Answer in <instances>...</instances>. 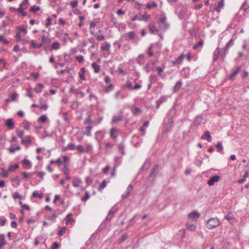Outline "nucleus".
I'll list each match as a JSON object with an SVG mask.
<instances>
[{
	"instance_id": "obj_36",
	"label": "nucleus",
	"mask_w": 249,
	"mask_h": 249,
	"mask_svg": "<svg viewBox=\"0 0 249 249\" xmlns=\"http://www.w3.org/2000/svg\"><path fill=\"white\" fill-rule=\"evenodd\" d=\"M108 222L104 220L99 226L98 230L99 231L103 230L107 225Z\"/></svg>"
},
{
	"instance_id": "obj_28",
	"label": "nucleus",
	"mask_w": 249,
	"mask_h": 249,
	"mask_svg": "<svg viewBox=\"0 0 249 249\" xmlns=\"http://www.w3.org/2000/svg\"><path fill=\"white\" fill-rule=\"evenodd\" d=\"M21 174L23 176V178L26 179L27 178H32L35 174V172L26 173L25 172H22Z\"/></svg>"
},
{
	"instance_id": "obj_17",
	"label": "nucleus",
	"mask_w": 249,
	"mask_h": 249,
	"mask_svg": "<svg viewBox=\"0 0 249 249\" xmlns=\"http://www.w3.org/2000/svg\"><path fill=\"white\" fill-rule=\"evenodd\" d=\"M241 71L240 67H238L235 70H234L232 73L230 75L229 79L231 80H233L235 76Z\"/></svg>"
},
{
	"instance_id": "obj_63",
	"label": "nucleus",
	"mask_w": 249,
	"mask_h": 249,
	"mask_svg": "<svg viewBox=\"0 0 249 249\" xmlns=\"http://www.w3.org/2000/svg\"><path fill=\"white\" fill-rule=\"evenodd\" d=\"M113 86L112 84H110L107 87H106L105 90L106 92H109L113 90Z\"/></svg>"
},
{
	"instance_id": "obj_13",
	"label": "nucleus",
	"mask_w": 249,
	"mask_h": 249,
	"mask_svg": "<svg viewBox=\"0 0 249 249\" xmlns=\"http://www.w3.org/2000/svg\"><path fill=\"white\" fill-rule=\"evenodd\" d=\"M203 120V118L201 116H197L195 118V120L192 124V125L194 126H198L200 123H201L202 121Z\"/></svg>"
},
{
	"instance_id": "obj_60",
	"label": "nucleus",
	"mask_w": 249,
	"mask_h": 249,
	"mask_svg": "<svg viewBox=\"0 0 249 249\" xmlns=\"http://www.w3.org/2000/svg\"><path fill=\"white\" fill-rule=\"evenodd\" d=\"M90 197V194L89 193L88 191H86L85 192V197L82 198V200L83 201H86Z\"/></svg>"
},
{
	"instance_id": "obj_31",
	"label": "nucleus",
	"mask_w": 249,
	"mask_h": 249,
	"mask_svg": "<svg viewBox=\"0 0 249 249\" xmlns=\"http://www.w3.org/2000/svg\"><path fill=\"white\" fill-rule=\"evenodd\" d=\"M60 48V44L58 41H55L52 44L51 49L57 50Z\"/></svg>"
},
{
	"instance_id": "obj_21",
	"label": "nucleus",
	"mask_w": 249,
	"mask_h": 249,
	"mask_svg": "<svg viewBox=\"0 0 249 249\" xmlns=\"http://www.w3.org/2000/svg\"><path fill=\"white\" fill-rule=\"evenodd\" d=\"M233 45V40L231 39L226 44L225 50H224V54H226L228 51V49L230 47H231Z\"/></svg>"
},
{
	"instance_id": "obj_53",
	"label": "nucleus",
	"mask_w": 249,
	"mask_h": 249,
	"mask_svg": "<svg viewBox=\"0 0 249 249\" xmlns=\"http://www.w3.org/2000/svg\"><path fill=\"white\" fill-rule=\"evenodd\" d=\"M57 215L55 213H53L52 215L49 216L47 219L49 220H52L53 222L55 221V218L57 217Z\"/></svg>"
},
{
	"instance_id": "obj_30",
	"label": "nucleus",
	"mask_w": 249,
	"mask_h": 249,
	"mask_svg": "<svg viewBox=\"0 0 249 249\" xmlns=\"http://www.w3.org/2000/svg\"><path fill=\"white\" fill-rule=\"evenodd\" d=\"M117 133V130L116 128H112L110 131V137L112 139H116L117 137V135L116 133Z\"/></svg>"
},
{
	"instance_id": "obj_37",
	"label": "nucleus",
	"mask_w": 249,
	"mask_h": 249,
	"mask_svg": "<svg viewBox=\"0 0 249 249\" xmlns=\"http://www.w3.org/2000/svg\"><path fill=\"white\" fill-rule=\"evenodd\" d=\"M118 149L119 151L122 153L123 155L125 154L124 145L123 143H121L118 145Z\"/></svg>"
},
{
	"instance_id": "obj_57",
	"label": "nucleus",
	"mask_w": 249,
	"mask_h": 249,
	"mask_svg": "<svg viewBox=\"0 0 249 249\" xmlns=\"http://www.w3.org/2000/svg\"><path fill=\"white\" fill-rule=\"evenodd\" d=\"M216 147L218 149V151H221L223 149V147L221 142H217Z\"/></svg>"
},
{
	"instance_id": "obj_8",
	"label": "nucleus",
	"mask_w": 249,
	"mask_h": 249,
	"mask_svg": "<svg viewBox=\"0 0 249 249\" xmlns=\"http://www.w3.org/2000/svg\"><path fill=\"white\" fill-rule=\"evenodd\" d=\"M190 69L188 67L184 68L180 71V74L183 77L187 78L190 75Z\"/></svg>"
},
{
	"instance_id": "obj_1",
	"label": "nucleus",
	"mask_w": 249,
	"mask_h": 249,
	"mask_svg": "<svg viewBox=\"0 0 249 249\" xmlns=\"http://www.w3.org/2000/svg\"><path fill=\"white\" fill-rule=\"evenodd\" d=\"M120 40L126 41L132 40L133 43L137 44L140 38L134 31H130L123 34L120 37Z\"/></svg>"
},
{
	"instance_id": "obj_62",
	"label": "nucleus",
	"mask_w": 249,
	"mask_h": 249,
	"mask_svg": "<svg viewBox=\"0 0 249 249\" xmlns=\"http://www.w3.org/2000/svg\"><path fill=\"white\" fill-rule=\"evenodd\" d=\"M17 29L19 32H23L25 34H26L27 32V29L24 27H23L22 26H18Z\"/></svg>"
},
{
	"instance_id": "obj_43",
	"label": "nucleus",
	"mask_w": 249,
	"mask_h": 249,
	"mask_svg": "<svg viewBox=\"0 0 249 249\" xmlns=\"http://www.w3.org/2000/svg\"><path fill=\"white\" fill-rule=\"evenodd\" d=\"M144 58V55L143 54H140L137 59V63L140 64H142V60Z\"/></svg>"
},
{
	"instance_id": "obj_29",
	"label": "nucleus",
	"mask_w": 249,
	"mask_h": 249,
	"mask_svg": "<svg viewBox=\"0 0 249 249\" xmlns=\"http://www.w3.org/2000/svg\"><path fill=\"white\" fill-rule=\"evenodd\" d=\"M89 41L92 44V45L90 46L89 48V50L91 49L94 48L95 47L98 48V43H96L94 41V39L93 37H90L88 39Z\"/></svg>"
},
{
	"instance_id": "obj_44",
	"label": "nucleus",
	"mask_w": 249,
	"mask_h": 249,
	"mask_svg": "<svg viewBox=\"0 0 249 249\" xmlns=\"http://www.w3.org/2000/svg\"><path fill=\"white\" fill-rule=\"evenodd\" d=\"M21 149L19 146H17L16 147H10L8 149L10 153H14L16 150H19Z\"/></svg>"
},
{
	"instance_id": "obj_49",
	"label": "nucleus",
	"mask_w": 249,
	"mask_h": 249,
	"mask_svg": "<svg viewBox=\"0 0 249 249\" xmlns=\"http://www.w3.org/2000/svg\"><path fill=\"white\" fill-rule=\"evenodd\" d=\"M149 80L151 83H155L158 80V77L156 75H151L149 77Z\"/></svg>"
},
{
	"instance_id": "obj_27",
	"label": "nucleus",
	"mask_w": 249,
	"mask_h": 249,
	"mask_svg": "<svg viewBox=\"0 0 249 249\" xmlns=\"http://www.w3.org/2000/svg\"><path fill=\"white\" fill-rule=\"evenodd\" d=\"M75 144L73 143H70L68 145L63 148V151H66V150H73L75 148Z\"/></svg>"
},
{
	"instance_id": "obj_2",
	"label": "nucleus",
	"mask_w": 249,
	"mask_h": 249,
	"mask_svg": "<svg viewBox=\"0 0 249 249\" xmlns=\"http://www.w3.org/2000/svg\"><path fill=\"white\" fill-rule=\"evenodd\" d=\"M220 225V221L218 218L213 217L207 221V227L208 229H213Z\"/></svg>"
},
{
	"instance_id": "obj_35",
	"label": "nucleus",
	"mask_w": 249,
	"mask_h": 249,
	"mask_svg": "<svg viewBox=\"0 0 249 249\" xmlns=\"http://www.w3.org/2000/svg\"><path fill=\"white\" fill-rule=\"evenodd\" d=\"M108 222L104 220L99 226L98 230L99 231L103 230L107 225Z\"/></svg>"
},
{
	"instance_id": "obj_7",
	"label": "nucleus",
	"mask_w": 249,
	"mask_h": 249,
	"mask_svg": "<svg viewBox=\"0 0 249 249\" xmlns=\"http://www.w3.org/2000/svg\"><path fill=\"white\" fill-rule=\"evenodd\" d=\"M70 92L75 94L77 96H80L81 97H83L85 95L84 93L79 90L78 89H75L73 86L71 87L70 89Z\"/></svg>"
},
{
	"instance_id": "obj_26",
	"label": "nucleus",
	"mask_w": 249,
	"mask_h": 249,
	"mask_svg": "<svg viewBox=\"0 0 249 249\" xmlns=\"http://www.w3.org/2000/svg\"><path fill=\"white\" fill-rule=\"evenodd\" d=\"M91 67L94 70L95 73H98L100 71V66L96 64L95 62H93L91 64Z\"/></svg>"
},
{
	"instance_id": "obj_5",
	"label": "nucleus",
	"mask_w": 249,
	"mask_h": 249,
	"mask_svg": "<svg viewBox=\"0 0 249 249\" xmlns=\"http://www.w3.org/2000/svg\"><path fill=\"white\" fill-rule=\"evenodd\" d=\"M148 29L149 32L153 34H158L159 30L157 28L155 24L153 23H151L148 25Z\"/></svg>"
},
{
	"instance_id": "obj_10",
	"label": "nucleus",
	"mask_w": 249,
	"mask_h": 249,
	"mask_svg": "<svg viewBox=\"0 0 249 249\" xmlns=\"http://www.w3.org/2000/svg\"><path fill=\"white\" fill-rule=\"evenodd\" d=\"M104 134L102 131H97L95 134V139L100 142L104 138Z\"/></svg>"
},
{
	"instance_id": "obj_51",
	"label": "nucleus",
	"mask_w": 249,
	"mask_h": 249,
	"mask_svg": "<svg viewBox=\"0 0 249 249\" xmlns=\"http://www.w3.org/2000/svg\"><path fill=\"white\" fill-rule=\"evenodd\" d=\"M122 120V118L121 116H114L112 122L113 123H118Z\"/></svg>"
},
{
	"instance_id": "obj_58",
	"label": "nucleus",
	"mask_w": 249,
	"mask_h": 249,
	"mask_svg": "<svg viewBox=\"0 0 249 249\" xmlns=\"http://www.w3.org/2000/svg\"><path fill=\"white\" fill-rule=\"evenodd\" d=\"M187 229L190 231H194L196 230V226L194 224H188Z\"/></svg>"
},
{
	"instance_id": "obj_54",
	"label": "nucleus",
	"mask_w": 249,
	"mask_h": 249,
	"mask_svg": "<svg viewBox=\"0 0 249 249\" xmlns=\"http://www.w3.org/2000/svg\"><path fill=\"white\" fill-rule=\"evenodd\" d=\"M36 176L40 178L41 180L44 179V177L45 175L44 172H37L36 173Z\"/></svg>"
},
{
	"instance_id": "obj_47",
	"label": "nucleus",
	"mask_w": 249,
	"mask_h": 249,
	"mask_svg": "<svg viewBox=\"0 0 249 249\" xmlns=\"http://www.w3.org/2000/svg\"><path fill=\"white\" fill-rule=\"evenodd\" d=\"M157 71L158 72V75L160 76L161 78H163L164 76L161 74V73L163 71V69L161 67H158L157 68Z\"/></svg>"
},
{
	"instance_id": "obj_12",
	"label": "nucleus",
	"mask_w": 249,
	"mask_h": 249,
	"mask_svg": "<svg viewBox=\"0 0 249 249\" xmlns=\"http://www.w3.org/2000/svg\"><path fill=\"white\" fill-rule=\"evenodd\" d=\"M82 183L83 182L80 178L78 177H75L74 178L73 181H72V185L74 187H78L80 186Z\"/></svg>"
},
{
	"instance_id": "obj_18",
	"label": "nucleus",
	"mask_w": 249,
	"mask_h": 249,
	"mask_svg": "<svg viewBox=\"0 0 249 249\" xmlns=\"http://www.w3.org/2000/svg\"><path fill=\"white\" fill-rule=\"evenodd\" d=\"M6 125L9 129H12L14 128L15 124L12 119H8L6 120Z\"/></svg>"
},
{
	"instance_id": "obj_16",
	"label": "nucleus",
	"mask_w": 249,
	"mask_h": 249,
	"mask_svg": "<svg viewBox=\"0 0 249 249\" xmlns=\"http://www.w3.org/2000/svg\"><path fill=\"white\" fill-rule=\"evenodd\" d=\"M22 163L23 164V165L25 166V167L26 168V169H30L32 167V163L31 162L26 159H24L22 160Z\"/></svg>"
},
{
	"instance_id": "obj_34",
	"label": "nucleus",
	"mask_w": 249,
	"mask_h": 249,
	"mask_svg": "<svg viewBox=\"0 0 249 249\" xmlns=\"http://www.w3.org/2000/svg\"><path fill=\"white\" fill-rule=\"evenodd\" d=\"M108 222L104 220L99 226L98 230L99 231L103 230L107 225Z\"/></svg>"
},
{
	"instance_id": "obj_56",
	"label": "nucleus",
	"mask_w": 249,
	"mask_h": 249,
	"mask_svg": "<svg viewBox=\"0 0 249 249\" xmlns=\"http://www.w3.org/2000/svg\"><path fill=\"white\" fill-rule=\"evenodd\" d=\"M166 100H167L166 96H162L157 101L161 104L163 102H165L166 101Z\"/></svg>"
},
{
	"instance_id": "obj_61",
	"label": "nucleus",
	"mask_w": 249,
	"mask_h": 249,
	"mask_svg": "<svg viewBox=\"0 0 249 249\" xmlns=\"http://www.w3.org/2000/svg\"><path fill=\"white\" fill-rule=\"evenodd\" d=\"M75 59L80 63H83L84 61V57L82 55H78L76 56Z\"/></svg>"
},
{
	"instance_id": "obj_15",
	"label": "nucleus",
	"mask_w": 249,
	"mask_h": 249,
	"mask_svg": "<svg viewBox=\"0 0 249 249\" xmlns=\"http://www.w3.org/2000/svg\"><path fill=\"white\" fill-rule=\"evenodd\" d=\"M201 139L203 140L206 139L209 142H210L212 139V137L209 131H206L204 132V134L202 135Z\"/></svg>"
},
{
	"instance_id": "obj_42",
	"label": "nucleus",
	"mask_w": 249,
	"mask_h": 249,
	"mask_svg": "<svg viewBox=\"0 0 249 249\" xmlns=\"http://www.w3.org/2000/svg\"><path fill=\"white\" fill-rule=\"evenodd\" d=\"M18 167H19L18 164H15L14 165H11L9 167L8 170L10 171L14 172L16 170H17L18 168Z\"/></svg>"
},
{
	"instance_id": "obj_6",
	"label": "nucleus",
	"mask_w": 249,
	"mask_h": 249,
	"mask_svg": "<svg viewBox=\"0 0 249 249\" xmlns=\"http://www.w3.org/2000/svg\"><path fill=\"white\" fill-rule=\"evenodd\" d=\"M27 7H23V3H20L19 7L17 8V11L18 12L19 15H21L23 17H25L27 15V12L24 11L25 9H27Z\"/></svg>"
},
{
	"instance_id": "obj_23",
	"label": "nucleus",
	"mask_w": 249,
	"mask_h": 249,
	"mask_svg": "<svg viewBox=\"0 0 249 249\" xmlns=\"http://www.w3.org/2000/svg\"><path fill=\"white\" fill-rule=\"evenodd\" d=\"M110 47V44L107 42H105L104 44H102L101 46V49L103 51H108Z\"/></svg>"
},
{
	"instance_id": "obj_14",
	"label": "nucleus",
	"mask_w": 249,
	"mask_h": 249,
	"mask_svg": "<svg viewBox=\"0 0 249 249\" xmlns=\"http://www.w3.org/2000/svg\"><path fill=\"white\" fill-rule=\"evenodd\" d=\"M185 57V55L183 53H181L180 55L178 57L175 61L172 62L173 64H181L182 62L183 58Z\"/></svg>"
},
{
	"instance_id": "obj_25",
	"label": "nucleus",
	"mask_w": 249,
	"mask_h": 249,
	"mask_svg": "<svg viewBox=\"0 0 249 249\" xmlns=\"http://www.w3.org/2000/svg\"><path fill=\"white\" fill-rule=\"evenodd\" d=\"M219 53L220 49L219 48H217L213 53V60L214 62L216 61L217 60Z\"/></svg>"
},
{
	"instance_id": "obj_22",
	"label": "nucleus",
	"mask_w": 249,
	"mask_h": 249,
	"mask_svg": "<svg viewBox=\"0 0 249 249\" xmlns=\"http://www.w3.org/2000/svg\"><path fill=\"white\" fill-rule=\"evenodd\" d=\"M32 136H28L26 137L25 139H22L21 140V143L23 144L28 145L31 143L32 142Z\"/></svg>"
},
{
	"instance_id": "obj_40",
	"label": "nucleus",
	"mask_w": 249,
	"mask_h": 249,
	"mask_svg": "<svg viewBox=\"0 0 249 249\" xmlns=\"http://www.w3.org/2000/svg\"><path fill=\"white\" fill-rule=\"evenodd\" d=\"M31 45L34 49L40 48L42 46V44L40 43L37 44L36 43L34 40H32Z\"/></svg>"
},
{
	"instance_id": "obj_3",
	"label": "nucleus",
	"mask_w": 249,
	"mask_h": 249,
	"mask_svg": "<svg viewBox=\"0 0 249 249\" xmlns=\"http://www.w3.org/2000/svg\"><path fill=\"white\" fill-rule=\"evenodd\" d=\"M159 172V165H157L154 167L149 176V179L153 180L155 179Z\"/></svg>"
},
{
	"instance_id": "obj_64",
	"label": "nucleus",
	"mask_w": 249,
	"mask_h": 249,
	"mask_svg": "<svg viewBox=\"0 0 249 249\" xmlns=\"http://www.w3.org/2000/svg\"><path fill=\"white\" fill-rule=\"evenodd\" d=\"M60 247V245L57 242H54L51 247L52 249H58Z\"/></svg>"
},
{
	"instance_id": "obj_19",
	"label": "nucleus",
	"mask_w": 249,
	"mask_h": 249,
	"mask_svg": "<svg viewBox=\"0 0 249 249\" xmlns=\"http://www.w3.org/2000/svg\"><path fill=\"white\" fill-rule=\"evenodd\" d=\"M150 161L149 160H146L141 168L140 171H142L143 170H147L150 167Z\"/></svg>"
},
{
	"instance_id": "obj_24",
	"label": "nucleus",
	"mask_w": 249,
	"mask_h": 249,
	"mask_svg": "<svg viewBox=\"0 0 249 249\" xmlns=\"http://www.w3.org/2000/svg\"><path fill=\"white\" fill-rule=\"evenodd\" d=\"M200 216V214L196 211H194L189 213L188 217L190 218H198Z\"/></svg>"
},
{
	"instance_id": "obj_48",
	"label": "nucleus",
	"mask_w": 249,
	"mask_h": 249,
	"mask_svg": "<svg viewBox=\"0 0 249 249\" xmlns=\"http://www.w3.org/2000/svg\"><path fill=\"white\" fill-rule=\"evenodd\" d=\"M146 7L148 9H151L152 7H157V4L155 1H152L151 4L150 3H147L146 5Z\"/></svg>"
},
{
	"instance_id": "obj_32",
	"label": "nucleus",
	"mask_w": 249,
	"mask_h": 249,
	"mask_svg": "<svg viewBox=\"0 0 249 249\" xmlns=\"http://www.w3.org/2000/svg\"><path fill=\"white\" fill-rule=\"evenodd\" d=\"M90 33L91 34L94 35V36L97 38L98 40L101 41L104 40L105 38V36L104 35H98L97 34H94L93 32L90 31Z\"/></svg>"
},
{
	"instance_id": "obj_33",
	"label": "nucleus",
	"mask_w": 249,
	"mask_h": 249,
	"mask_svg": "<svg viewBox=\"0 0 249 249\" xmlns=\"http://www.w3.org/2000/svg\"><path fill=\"white\" fill-rule=\"evenodd\" d=\"M154 64V63H147L144 68L145 70L147 72L153 70V66Z\"/></svg>"
},
{
	"instance_id": "obj_11",
	"label": "nucleus",
	"mask_w": 249,
	"mask_h": 249,
	"mask_svg": "<svg viewBox=\"0 0 249 249\" xmlns=\"http://www.w3.org/2000/svg\"><path fill=\"white\" fill-rule=\"evenodd\" d=\"M51 42V39L48 36L45 35H43L41 36V41L40 43L42 44V46L43 45H48Z\"/></svg>"
},
{
	"instance_id": "obj_9",
	"label": "nucleus",
	"mask_w": 249,
	"mask_h": 249,
	"mask_svg": "<svg viewBox=\"0 0 249 249\" xmlns=\"http://www.w3.org/2000/svg\"><path fill=\"white\" fill-rule=\"evenodd\" d=\"M182 85V82L181 80H179L178 81L176 82L175 86L173 87V92H178L180 89L181 88Z\"/></svg>"
},
{
	"instance_id": "obj_39",
	"label": "nucleus",
	"mask_w": 249,
	"mask_h": 249,
	"mask_svg": "<svg viewBox=\"0 0 249 249\" xmlns=\"http://www.w3.org/2000/svg\"><path fill=\"white\" fill-rule=\"evenodd\" d=\"M43 193H38L36 191L33 192L32 196L34 197H38L40 199L42 198Z\"/></svg>"
},
{
	"instance_id": "obj_55",
	"label": "nucleus",
	"mask_w": 249,
	"mask_h": 249,
	"mask_svg": "<svg viewBox=\"0 0 249 249\" xmlns=\"http://www.w3.org/2000/svg\"><path fill=\"white\" fill-rule=\"evenodd\" d=\"M119 165V164L118 163H115L113 166V170L111 172V175L112 177H114L116 174V170L117 167Z\"/></svg>"
},
{
	"instance_id": "obj_38",
	"label": "nucleus",
	"mask_w": 249,
	"mask_h": 249,
	"mask_svg": "<svg viewBox=\"0 0 249 249\" xmlns=\"http://www.w3.org/2000/svg\"><path fill=\"white\" fill-rule=\"evenodd\" d=\"M43 86L42 84L39 83L37 85V87L35 89V91L37 93H40L42 90V88Z\"/></svg>"
},
{
	"instance_id": "obj_41",
	"label": "nucleus",
	"mask_w": 249,
	"mask_h": 249,
	"mask_svg": "<svg viewBox=\"0 0 249 249\" xmlns=\"http://www.w3.org/2000/svg\"><path fill=\"white\" fill-rule=\"evenodd\" d=\"M47 120V117L45 115H42L39 117L38 118V122L44 123L46 122Z\"/></svg>"
},
{
	"instance_id": "obj_45",
	"label": "nucleus",
	"mask_w": 249,
	"mask_h": 249,
	"mask_svg": "<svg viewBox=\"0 0 249 249\" xmlns=\"http://www.w3.org/2000/svg\"><path fill=\"white\" fill-rule=\"evenodd\" d=\"M93 146L91 144H88L86 145L85 149H84V152L89 153L92 149Z\"/></svg>"
},
{
	"instance_id": "obj_46",
	"label": "nucleus",
	"mask_w": 249,
	"mask_h": 249,
	"mask_svg": "<svg viewBox=\"0 0 249 249\" xmlns=\"http://www.w3.org/2000/svg\"><path fill=\"white\" fill-rule=\"evenodd\" d=\"M84 123V124H92L93 121H91L90 116H89L85 119Z\"/></svg>"
},
{
	"instance_id": "obj_50",
	"label": "nucleus",
	"mask_w": 249,
	"mask_h": 249,
	"mask_svg": "<svg viewBox=\"0 0 249 249\" xmlns=\"http://www.w3.org/2000/svg\"><path fill=\"white\" fill-rule=\"evenodd\" d=\"M40 10V7L39 6L36 7L35 6H32L31 7L30 9V11L34 13H36L37 11Z\"/></svg>"
},
{
	"instance_id": "obj_52",
	"label": "nucleus",
	"mask_w": 249,
	"mask_h": 249,
	"mask_svg": "<svg viewBox=\"0 0 249 249\" xmlns=\"http://www.w3.org/2000/svg\"><path fill=\"white\" fill-rule=\"evenodd\" d=\"M2 42L4 44H7L9 41L4 37L3 35H0V42Z\"/></svg>"
},
{
	"instance_id": "obj_59",
	"label": "nucleus",
	"mask_w": 249,
	"mask_h": 249,
	"mask_svg": "<svg viewBox=\"0 0 249 249\" xmlns=\"http://www.w3.org/2000/svg\"><path fill=\"white\" fill-rule=\"evenodd\" d=\"M125 87L131 90H133V86H132V84L131 82L129 81H126V83L125 85Z\"/></svg>"
},
{
	"instance_id": "obj_20",
	"label": "nucleus",
	"mask_w": 249,
	"mask_h": 249,
	"mask_svg": "<svg viewBox=\"0 0 249 249\" xmlns=\"http://www.w3.org/2000/svg\"><path fill=\"white\" fill-rule=\"evenodd\" d=\"M224 7V0H221L218 4L214 7V10L216 12H219L221 9Z\"/></svg>"
},
{
	"instance_id": "obj_4",
	"label": "nucleus",
	"mask_w": 249,
	"mask_h": 249,
	"mask_svg": "<svg viewBox=\"0 0 249 249\" xmlns=\"http://www.w3.org/2000/svg\"><path fill=\"white\" fill-rule=\"evenodd\" d=\"M220 178V176L215 175L211 177L208 181V184L209 186H213L214 183L218 181Z\"/></svg>"
}]
</instances>
